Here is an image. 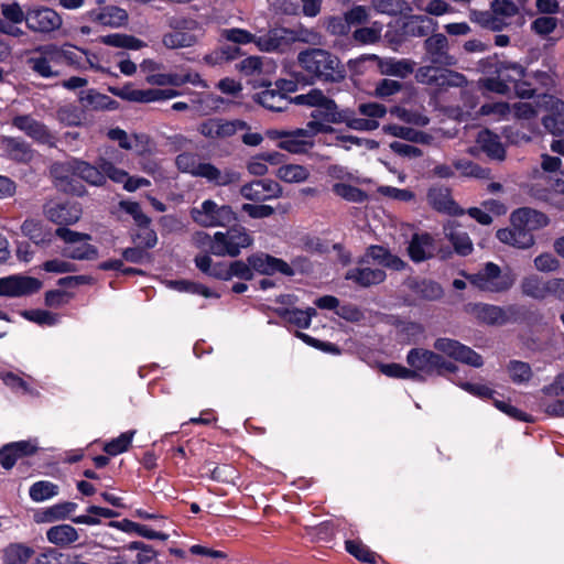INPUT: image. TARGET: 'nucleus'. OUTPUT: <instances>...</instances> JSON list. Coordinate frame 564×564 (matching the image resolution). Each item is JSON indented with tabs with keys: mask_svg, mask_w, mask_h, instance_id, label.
<instances>
[{
	"mask_svg": "<svg viewBox=\"0 0 564 564\" xmlns=\"http://www.w3.org/2000/svg\"><path fill=\"white\" fill-rule=\"evenodd\" d=\"M433 20L426 15H412L405 24L406 33L422 37L429 34Z\"/></svg>",
	"mask_w": 564,
	"mask_h": 564,
	"instance_id": "nucleus-55",
	"label": "nucleus"
},
{
	"mask_svg": "<svg viewBox=\"0 0 564 564\" xmlns=\"http://www.w3.org/2000/svg\"><path fill=\"white\" fill-rule=\"evenodd\" d=\"M376 58L378 59L379 72L382 75L405 78L414 72L415 63L411 59H408V58L395 59L392 57H389V58L376 57Z\"/></svg>",
	"mask_w": 564,
	"mask_h": 564,
	"instance_id": "nucleus-35",
	"label": "nucleus"
},
{
	"mask_svg": "<svg viewBox=\"0 0 564 564\" xmlns=\"http://www.w3.org/2000/svg\"><path fill=\"white\" fill-rule=\"evenodd\" d=\"M423 61L441 66H455L456 58L449 54L447 37L442 33H434L425 39L423 43Z\"/></svg>",
	"mask_w": 564,
	"mask_h": 564,
	"instance_id": "nucleus-15",
	"label": "nucleus"
},
{
	"mask_svg": "<svg viewBox=\"0 0 564 564\" xmlns=\"http://www.w3.org/2000/svg\"><path fill=\"white\" fill-rule=\"evenodd\" d=\"M533 264L535 270L542 273L556 272L561 268L560 260L550 252H543L536 256L533 260Z\"/></svg>",
	"mask_w": 564,
	"mask_h": 564,
	"instance_id": "nucleus-62",
	"label": "nucleus"
},
{
	"mask_svg": "<svg viewBox=\"0 0 564 564\" xmlns=\"http://www.w3.org/2000/svg\"><path fill=\"white\" fill-rule=\"evenodd\" d=\"M328 130L317 121H308L305 128L290 130L289 138L284 142H278L276 147L291 154H306L315 145L314 137Z\"/></svg>",
	"mask_w": 564,
	"mask_h": 564,
	"instance_id": "nucleus-9",
	"label": "nucleus"
},
{
	"mask_svg": "<svg viewBox=\"0 0 564 564\" xmlns=\"http://www.w3.org/2000/svg\"><path fill=\"white\" fill-rule=\"evenodd\" d=\"M84 18L102 26L121 28L127 24L129 15L127 10L108 4L86 11Z\"/></svg>",
	"mask_w": 564,
	"mask_h": 564,
	"instance_id": "nucleus-23",
	"label": "nucleus"
},
{
	"mask_svg": "<svg viewBox=\"0 0 564 564\" xmlns=\"http://www.w3.org/2000/svg\"><path fill=\"white\" fill-rule=\"evenodd\" d=\"M257 86L264 87V89L254 96V100L264 108L279 112L288 109L291 104L288 93L295 89V84L288 79H279L274 84L261 79Z\"/></svg>",
	"mask_w": 564,
	"mask_h": 564,
	"instance_id": "nucleus-7",
	"label": "nucleus"
},
{
	"mask_svg": "<svg viewBox=\"0 0 564 564\" xmlns=\"http://www.w3.org/2000/svg\"><path fill=\"white\" fill-rule=\"evenodd\" d=\"M104 169L108 173L109 180L122 184L127 192H135L139 189L137 176H130L128 172L117 167L113 163H105Z\"/></svg>",
	"mask_w": 564,
	"mask_h": 564,
	"instance_id": "nucleus-48",
	"label": "nucleus"
},
{
	"mask_svg": "<svg viewBox=\"0 0 564 564\" xmlns=\"http://www.w3.org/2000/svg\"><path fill=\"white\" fill-rule=\"evenodd\" d=\"M333 193L350 203H364L368 195L360 188L346 183H335L332 186Z\"/></svg>",
	"mask_w": 564,
	"mask_h": 564,
	"instance_id": "nucleus-51",
	"label": "nucleus"
},
{
	"mask_svg": "<svg viewBox=\"0 0 564 564\" xmlns=\"http://www.w3.org/2000/svg\"><path fill=\"white\" fill-rule=\"evenodd\" d=\"M435 242L433 237L427 234H414L408 246V254L413 262L420 263L434 257Z\"/></svg>",
	"mask_w": 564,
	"mask_h": 564,
	"instance_id": "nucleus-29",
	"label": "nucleus"
},
{
	"mask_svg": "<svg viewBox=\"0 0 564 564\" xmlns=\"http://www.w3.org/2000/svg\"><path fill=\"white\" fill-rule=\"evenodd\" d=\"M47 540L55 545H68L78 540L77 530L69 524L52 527L46 532Z\"/></svg>",
	"mask_w": 564,
	"mask_h": 564,
	"instance_id": "nucleus-44",
	"label": "nucleus"
},
{
	"mask_svg": "<svg viewBox=\"0 0 564 564\" xmlns=\"http://www.w3.org/2000/svg\"><path fill=\"white\" fill-rule=\"evenodd\" d=\"M167 24L171 31L163 35L162 43L170 50L194 46L204 35L200 23L192 18L172 17Z\"/></svg>",
	"mask_w": 564,
	"mask_h": 564,
	"instance_id": "nucleus-5",
	"label": "nucleus"
},
{
	"mask_svg": "<svg viewBox=\"0 0 564 564\" xmlns=\"http://www.w3.org/2000/svg\"><path fill=\"white\" fill-rule=\"evenodd\" d=\"M247 261L254 271L261 274L271 275L275 272H280L288 276L294 274V271L289 263L267 253L252 254L248 257Z\"/></svg>",
	"mask_w": 564,
	"mask_h": 564,
	"instance_id": "nucleus-28",
	"label": "nucleus"
},
{
	"mask_svg": "<svg viewBox=\"0 0 564 564\" xmlns=\"http://www.w3.org/2000/svg\"><path fill=\"white\" fill-rule=\"evenodd\" d=\"M429 204L437 212L448 215H463L465 212L454 202L447 187H432L427 193Z\"/></svg>",
	"mask_w": 564,
	"mask_h": 564,
	"instance_id": "nucleus-32",
	"label": "nucleus"
},
{
	"mask_svg": "<svg viewBox=\"0 0 564 564\" xmlns=\"http://www.w3.org/2000/svg\"><path fill=\"white\" fill-rule=\"evenodd\" d=\"M21 230L25 237L37 246H45L52 242L51 230L44 228V226L37 220L26 219L22 224Z\"/></svg>",
	"mask_w": 564,
	"mask_h": 564,
	"instance_id": "nucleus-40",
	"label": "nucleus"
},
{
	"mask_svg": "<svg viewBox=\"0 0 564 564\" xmlns=\"http://www.w3.org/2000/svg\"><path fill=\"white\" fill-rule=\"evenodd\" d=\"M63 24L59 13L53 8L34 6L28 9L26 26L34 33H51Z\"/></svg>",
	"mask_w": 564,
	"mask_h": 564,
	"instance_id": "nucleus-13",
	"label": "nucleus"
},
{
	"mask_svg": "<svg viewBox=\"0 0 564 564\" xmlns=\"http://www.w3.org/2000/svg\"><path fill=\"white\" fill-rule=\"evenodd\" d=\"M383 24L375 21L369 26L358 28L352 32V39L362 45L376 44L381 40Z\"/></svg>",
	"mask_w": 564,
	"mask_h": 564,
	"instance_id": "nucleus-47",
	"label": "nucleus"
},
{
	"mask_svg": "<svg viewBox=\"0 0 564 564\" xmlns=\"http://www.w3.org/2000/svg\"><path fill=\"white\" fill-rule=\"evenodd\" d=\"M248 123L240 119L226 120L223 118H210L203 121L197 130L210 140H223L235 135L238 131L248 130Z\"/></svg>",
	"mask_w": 564,
	"mask_h": 564,
	"instance_id": "nucleus-14",
	"label": "nucleus"
},
{
	"mask_svg": "<svg viewBox=\"0 0 564 564\" xmlns=\"http://www.w3.org/2000/svg\"><path fill=\"white\" fill-rule=\"evenodd\" d=\"M444 235L453 245L459 256H468L474 247L467 232L463 231L455 223H448L444 226Z\"/></svg>",
	"mask_w": 564,
	"mask_h": 564,
	"instance_id": "nucleus-36",
	"label": "nucleus"
},
{
	"mask_svg": "<svg viewBox=\"0 0 564 564\" xmlns=\"http://www.w3.org/2000/svg\"><path fill=\"white\" fill-rule=\"evenodd\" d=\"M56 119L64 126L78 127L86 120V112L83 108L68 104L56 110Z\"/></svg>",
	"mask_w": 564,
	"mask_h": 564,
	"instance_id": "nucleus-43",
	"label": "nucleus"
},
{
	"mask_svg": "<svg viewBox=\"0 0 564 564\" xmlns=\"http://www.w3.org/2000/svg\"><path fill=\"white\" fill-rule=\"evenodd\" d=\"M55 54L54 44L39 46L26 58V65L40 77H57L61 73L57 69L59 62H57Z\"/></svg>",
	"mask_w": 564,
	"mask_h": 564,
	"instance_id": "nucleus-12",
	"label": "nucleus"
},
{
	"mask_svg": "<svg viewBox=\"0 0 564 564\" xmlns=\"http://www.w3.org/2000/svg\"><path fill=\"white\" fill-rule=\"evenodd\" d=\"M310 175V170L300 164H284L276 171V177L285 183H303Z\"/></svg>",
	"mask_w": 564,
	"mask_h": 564,
	"instance_id": "nucleus-46",
	"label": "nucleus"
},
{
	"mask_svg": "<svg viewBox=\"0 0 564 564\" xmlns=\"http://www.w3.org/2000/svg\"><path fill=\"white\" fill-rule=\"evenodd\" d=\"M64 254L73 260H95L98 258V250L95 246L85 242L66 249Z\"/></svg>",
	"mask_w": 564,
	"mask_h": 564,
	"instance_id": "nucleus-63",
	"label": "nucleus"
},
{
	"mask_svg": "<svg viewBox=\"0 0 564 564\" xmlns=\"http://www.w3.org/2000/svg\"><path fill=\"white\" fill-rule=\"evenodd\" d=\"M34 550L23 543H10L3 550V564H28Z\"/></svg>",
	"mask_w": 564,
	"mask_h": 564,
	"instance_id": "nucleus-42",
	"label": "nucleus"
},
{
	"mask_svg": "<svg viewBox=\"0 0 564 564\" xmlns=\"http://www.w3.org/2000/svg\"><path fill=\"white\" fill-rule=\"evenodd\" d=\"M11 124L37 143L54 147L56 138L53 132L41 121L30 115H18L11 120Z\"/></svg>",
	"mask_w": 564,
	"mask_h": 564,
	"instance_id": "nucleus-17",
	"label": "nucleus"
},
{
	"mask_svg": "<svg viewBox=\"0 0 564 564\" xmlns=\"http://www.w3.org/2000/svg\"><path fill=\"white\" fill-rule=\"evenodd\" d=\"M54 52L56 53L55 55L59 65L65 63L76 68L83 67L84 55H87L86 51L75 47L68 43L61 46L54 44Z\"/></svg>",
	"mask_w": 564,
	"mask_h": 564,
	"instance_id": "nucleus-41",
	"label": "nucleus"
},
{
	"mask_svg": "<svg viewBox=\"0 0 564 564\" xmlns=\"http://www.w3.org/2000/svg\"><path fill=\"white\" fill-rule=\"evenodd\" d=\"M289 32L292 44L301 42L308 45H321L323 43V36L318 31L302 24L289 28Z\"/></svg>",
	"mask_w": 564,
	"mask_h": 564,
	"instance_id": "nucleus-50",
	"label": "nucleus"
},
{
	"mask_svg": "<svg viewBox=\"0 0 564 564\" xmlns=\"http://www.w3.org/2000/svg\"><path fill=\"white\" fill-rule=\"evenodd\" d=\"M510 220L519 223L530 234L550 224V218L544 213L530 207H521L513 210L510 215Z\"/></svg>",
	"mask_w": 564,
	"mask_h": 564,
	"instance_id": "nucleus-31",
	"label": "nucleus"
},
{
	"mask_svg": "<svg viewBox=\"0 0 564 564\" xmlns=\"http://www.w3.org/2000/svg\"><path fill=\"white\" fill-rule=\"evenodd\" d=\"M193 220L202 227H226L236 220V214L228 205H218L212 199L204 200L191 210Z\"/></svg>",
	"mask_w": 564,
	"mask_h": 564,
	"instance_id": "nucleus-10",
	"label": "nucleus"
},
{
	"mask_svg": "<svg viewBox=\"0 0 564 564\" xmlns=\"http://www.w3.org/2000/svg\"><path fill=\"white\" fill-rule=\"evenodd\" d=\"M44 215L58 227H65L76 224L82 218L83 209L78 203L50 202L44 206Z\"/></svg>",
	"mask_w": 564,
	"mask_h": 564,
	"instance_id": "nucleus-21",
	"label": "nucleus"
},
{
	"mask_svg": "<svg viewBox=\"0 0 564 564\" xmlns=\"http://www.w3.org/2000/svg\"><path fill=\"white\" fill-rule=\"evenodd\" d=\"M296 105L313 107L310 121H317L329 129L326 133L334 131L332 123H344L346 110H339L336 102L324 95L321 89H311L307 94L297 95L293 99Z\"/></svg>",
	"mask_w": 564,
	"mask_h": 564,
	"instance_id": "nucleus-3",
	"label": "nucleus"
},
{
	"mask_svg": "<svg viewBox=\"0 0 564 564\" xmlns=\"http://www.w3.org/2000/svg\"><path fill=\"white\" fill-rule=\"evenodd\" d=\"M292 46L289 28H273L259 35L257 47L267 53H285Z\"/></svg>",
	"mask_w": 564,
	"mask_h": 564,
	"instance_id": "nucleus-26",
	"label": "nucleus"
},
{
	"mask_svg": "<svg viewBox=\"0 0 564 564\" xmlns=\"http://www.w3.org/2000/svg\"><path fill=\"white\" fill-rule=\"evenodd\" d=\"M110 91L124 100L133 102H149V89H135L131 86H124L122 88H110Z\"/></svg>",
	"mask_w": 564,
	"mask_h": 564,
	"instance_id": "nucleus-59",
	"label": "nucleus"
},
{
	"mask_svg": "<svg viewBox=\"0 0 564 564\" xmlns=\"http://www.w3.org/2000/svg\"><path fill=\"white\" fill-rule=\"evenodd\" d=\"M221 36L226 39L229 42L246 45L253 43L257 45V41L259 39V35H256L245 29L239 28H232V29H225L221 32Z\"/></svg>",
	"mask_w": 564,
	"mask_h": 564,
	"instance_id": "nucleus-57",
	"label": "nucleus"
},
{
	"mask_svg": "<svg viewBox=\"0 0 564 564\" xmlns=\"http://www.w3.org/2000/svg\"><path fill=\"white\" fill-rule=\"evenodd\" d=\"M43 283L33 276L12 274L0 278V296L22 297L34 294L42 289Z\"/></svg>",
	"mask_w": 564,
	"mask_h": 564,
	"instance_id": "nucleus-16",
	"label": "nucleus"
},
{
	"mask_svg": "<svg viewBox=\"0 0 564 564\" xmlns=\"http://www.w3.org/2000/svg\"><path fill=\"white\" fill-rule=\"evenodd\" d=\"M496 236L500 242L518 249H529L535 243L533 234L527 231L514 220H510L508 228L499 229Z\"/></svg>",
	"mask_w": 564,
	"mask_h": 564,
	"instance_id": "nucleus-27",
	"label": "nucleus"
},
{
	"mask_svg": "<svg viewBox=\"0 0 564 564\" xmlns=\"http://www.w3.org/2000/svg\"><path fill=\"white\" fill-rule=\"evenodd\" d=\"M79 101L83 105L84 110H113L118 107V102L116 100L111 99L107 95L98 93L95 89L82 91L79 95Z\"/></svg>",
	"mask_w": 564,
	"mask_h": 564,
	"instance_id": "nucleus-37",
	"label": "nucleus"
},
{
	"mask_svg": "<svg viewBox=\"0 0 564 564\" xmlns=\"http://www.w3.org/2000/svg\"><path fill=\"white\" fill-rule=\"evenodd\" d=\"M496 73L499 78H502L508 85L512 84L514 91L520 98H531L535 89L532 88L531 82L522 80L525 77L523 67L518 63L500 62L497 66Z\"/></svg>",
	"mask_w": 564,
	"mask_h": 564,
	"instance_id": "nucleus-18",
	"label": "nucleus"
},
{
	"mask_svg": "<svg viewBox=\"0 0 564 564\" xmlns=\"http://www.w3.org/2000/svg\"><path fill=\"white\" fill-rule=\"evenodd\" d=\"M236 69L243 76L257 77L273 73L275 65L267 57L248 56L236 64Z\"/></svg>",
	"mask_w": 564,
	"mask_h": 564,
	"instance_id": "nucleus-34",
	"label": "nucleus"
},
{
	"mask_svg": "<svg viewBox=\"0 0 564 564\" xmlns=\"http://www.w3.org/2000/svg\"><path fill=\"white\" fill-rule=\"evenodd\" d=\"M433 346L436 350L469 366L479 368L484 364L479 354H477L471 348L462 345L457 340L449 338H438L434 341Z\"/></svg>",
	"mask_w": 564,
	"mask_h": 564,
	"instance_id": "nucleus-20",
	"label": "nucleus"
},
{
	"mask_svg": "<svg viewBox=\"0 0 564 564\" xmlns=\"http://www.w3.org/2000/svg\"><path fill=\"white\" fill-rule=\"evenodd\" d=\"M539 107L549 112L547 116L564 117V101L547 94L539 96Z\"/></svg>",
	"mask_w": 564,
	"mask_h": 564,
	"instance_id": "nucleus-64",
	"label": "nucleus"
},
{
	"mask_svg": "<svg viewBox=\"0 0 564 564\" xmlns=\"http://www.w3.org/2000/svg\"><path fill=\"white\" fill-rule=\"evenodd\" d=\"M346 280L352 281L361 288H370L386 280V272L378 268L356 267L346 272Z\"/></svg>",
	"mask_w": 564,
	"mask_h": 564,
	"instance_id": "nucleus-33",
	"label": "nucleus"
},
{
	"mask_svg": "<svg viewBox=\"0 0 564 564\" xmlns=\"http://www.w3.org/2000/svg\"><path fill=\"white\" fill-rule=\"evenodd\" d=\"M105 163H111L110 161L100 158L97 161V165H91L85 161L73 159L68 161V169L72 170V175H76L84 180L90 185L102 186L106 184L108 173L104 169Z\"/></svg>",
	"mask_w": 564,
	"mask_h": 564,
	"instance_id": "nucleus-22",
	"label": "nucleus"
},
{
	"mask_svg": "<svg viewBox=\"0 0 564 564\" xmlns=\"http://www.w3.org/2000/svg\"><path fill=\"white\" fill-rule=\"evenodd\" d=\"M443 67L444 66L431 63L423 65L416 69L415 79L420 84L438 87V77Z\"/></svg>",
	"mask_w": 564,
	"mask_h": 564,
	"instance_id": "nucleus-53",
	"label": "nucleus"
},
{
	"mask_svg": "<svg viewBox=\"0 0 564 564\" xmlns=\"http://www.w3.org/2000/svg\"><path fill=\"white\" fill-rule=\"evenodd\" d=\"M0 148L7 159L19 164H31L39 155L36 150L20 137L1 135Z\"/></svg>",
	"mask_w": 564,
	"mask_h": 564,
	"instance_id": "nucleus-19",
	"label": "nucleus"
},
{
	"mask_svg": "<svg viewBox=\"0 0 564 564\" xmlns=\"http://www.w3.org/2000/svg\"><path fill=\"white\" fill-rule=\"evenodd\" d=\"M252 238L242 226H234L227 231H217L212 246V253L217 257H237L241 249L248 248Z\"/></svg>",
	"mask_w": 564,
	"mask_h": 564,
	"instance_id": "nucleus-8",
	"label": "nucleus"
},
{
	"mask_svg": "<svg viewBox=\"0 0 564 564\" xmlns=\"http://www.w3.org/2000/svg\"><path fill=\"white\" fill-rule=\"evenodd\" d=\"M345 545L347 552L355 556L357 560L369 564L377 563V558L379 556L362 542L356 540H348L346 541Z\"/></svg>",
	"mask_w": 564,
	"mask_h": 564,
	"instance_id": "nucleus-54",
	"label": "nucleus"
},
{
	"mask_svg": "<svg viewBox=\"0 0 564 564\" xmlns=\"http://www.w3.org/2000/svg\"><path fill=\"white\" fill-rule=\"evenodd\" d=\"M555 73L536 70L525 75V82L532 83V88L538 90L539 87L546 90L551 89L555 85Z\"/></svg>",
	"mask_w": 564,
	"mask_h": 564,
	"instance_id": "nucleus-60",
	"label": "nucleus"
},
{
	"mask_svg": "<svg viewBox=\"0 0 564 564\" xmlns=\"http://www.w3.org/2000/svg\"><path fill=\"white\" fill-rule=\"evenodd\" d=\"M133 435V431L120 434L117 438H113L110 442H108L104 446V451L111 456H116L128 451L132 442Z\"/></svg>",
	"mask_w": 564,
	"mask_h": 564,
	"instance_id": "nucleus-61",
	"label": "nucleus"
},
{
	"mask_svg": "<svg viewBox=\"0 0 564 564\" xmlns=\"http://www.w3.org/2000/svg\"><path fill=\"white\" fill-rule=\"evenodd\" d=\"M175 164L182 173H188L196 177L206 178L217 186H227L240 181V173L225 169L220 170L212 163L199 162L195 153L183 152L175 159Z\"/></svg>",
	"mask_w": 564,
	"mask_h": 564,
	"instance_id": "nucleus-2",
	"label": "nucleus"
},
{
	"mask_svg": "<svg viewBox=\"0 0 564 564\" xmlns=\"http://www.w3.org/2000/svg\"><path fill=\"white\" fill-rule=\"evenodd\" d=\"M297 64L312 79L336 84L346 78V68L339 57L321 47L306 48L299 53Z\"/></svg>",
	"mask_w": 564,
	"mask_h": 564,
	"instance_id": "nucleus-1",
	"label": "nucleus"
},
{
	"mask_svg": "<svg viewBox=\"0 0 564 564\" xmlns=\"http://www.w3.org/2000/svg\"><path fill=\"white\" fill-rule=\"evenodd\" d=\"M507 371L512 382L518 384L529 382L533 376L530 365L520 360L509 361Z\"/></svg>",
	"mask_w": 564,
	"mask_h": 564,
	"instance_id": "nucleus-52",
	"label": "nucleus"
},
{
	"mask_svg": "<svg viewBox=\"0 0 564 564\" xmlns=\"http://www.w3.org/2000/svg\"><path fill=\"white\" fill-rule=\"evenodd\" d=\"M0 10L3 18L13 24L26 23L28 10L24 11L18 1L4 2Z\"/></svg>",
	"mask_w": 564,
	"mask_h": 564,
	"instance_id": "nucleus-56",
	"label": "nucleus"
},
{
	"mask_svg": "<svg viewBox=\"0 0 564 564\" xmlns=\"http://www.w3.org/2000/svg\"><path fill=\"white\" fill-rule=\"evenodd\" d=\"M240 194L248 200L263 202L281 197L283 189L278 182L264 178L242 185Z\"/></svg>",
	"mask_w": 564,
	"mask_h": 564,
	"instance_id": "nucleus-24",
	"label": "nucleus"
},
{
	"mask_svg": "<svg viewBox=\"0 0 564 564\" xmlns=\"http://www.w3.org/2000/svg\"><path fill=\"white\" fill-rule=\"evenodd\" d=\"M406 362L411 370L415 371V378L417 373L445 375L455 372L457 369L453 362L445 360L441 355L423 348L411 349L408 352Z\"/></svg>",
	"mask_w": 564,
	"mask_h": 564,
	"instance_id": "nucleus-6",
	"label": "nucleus"
},
{
	"mask_svg": "<svg viewBox=\"0 0 564 564\" xmlns=\"http://www.w3.org/2000/svg\"><path fill=\"white\" fill-rule=\"evenodd\" d=\"M100 42L105 45L112 47H121L129 50H140L145 46V43L132 35L115 33L100 37Z\"/></svg>",
	"mask_w": 564,
	"mask_h": 564,
	"instance_id": "nucleus-49",
	"label": "nucleus"
},
{
	"mask_svg": "<svg viewBox=\"0 0 564 564\" xmlns=\"http://www.w3.org/2000/svg\"><path fill=\"white\" fill-rule=\"evenodd\" d=\"M468 312L473 314L480 323L492 326H501L516 321L519 308L516 305H508L507 307H502L487 303H476L469 305Z\"/></svg>",
	"mask_w": 564,
	"mask_h": 564,
	"instance_id": "nucleus-11",
	"label": "nucleus"
},
{
	"mask_svg": "<svg viewBox=\"0 0 564 564\" xmlns=\"http://www.w3.org/2000/svg\"><path fill=\"white\" fill-rule=\"evenodd\" d=\"M477 144L491 159L502 161L506 158V151L499 137L489 130H481L477 135Z\"/></svg>",
	"mask_w": 564,
	"mask_h": 564,
	"instance_id": "nucleus-38",
	"label": "nucleus"
},
{
	"mask_svg": "<svg viewBox=\"0 0 564 564\" xmlns=\"http://www.w3.org/2000/svg\"><path fill=\"white\" fill-rule=\"evenodd\" d=\"M58 487L50 481H37L30 488V497L33 501H43L56 496Z\"/></svg>",
	"mask_w": 564,
	"mask_h": 564,
	"instance_id": "nucleus-58",
	"label": "nucleus"
},
{
	"mask_svg": "<svg viewBox=\"0 0 564 564\" xmlns=\"http://www.w3.org/2000/svg\"><path fill=\"white\" fill-rule=\"evenodd\" d=\"M36 451V444L31 441H20L7 444L0 449V465L6 469H10L19 458L30 456Z\"/></svg>",
	"mask_w": 564,
	"mask_h": 564,
	"instance_id": "nucleus-30",
	"label": "nucleus"
},
{
	"mask_svg": "<svg viewBox=\"0 0 564 564\" xmlns=\"http://www.w3.org/2000/svg\"><path fill=\"white\" fill-rule=\"evenodd\" d=\"M471 285L489 293H506L514 285L517 275L510 269L502 270L494 262H487L478 272L466 275Z\"/></svg>",
	"mask_w": 564,
	"mask_h": 564,
	"instance_id": "nucleus-4",
	"label": "nucleus"
},
{
	"mask_svg": "<svg viewBox=\"0 0 564 564\" xmlns=\"http://www.w3.org/2000/svg\"><path fill=\"white\" fill-rule=\"evenodd\" d=\"M555 279H544L535 273L528 274L520 282L521 294L536 301H544L553 295Z\"/></svg>",
	"mask_w": 564,
	"mask_h": 564,
	"instance_id": "nucleus-25",
	"label": "nucleus"
},
{
	"mask_svg": "<svg viewBox=\"0 0 564 564\" xmlns=\"http://www.w3.org/2000/svg\"><path fill=\"white\" fill-rule=\"evenodd\" d=\"M383 131L392 137L421 144H429L433 139L430 134L423 131H417L415 129L399 124L384 126Z\"/></svg>",
	"mask_w": 564,
	"mask_h": 564,
	"instance_id": "nucleus-39",
	"label": "nucleus"
},
{
	"mask_svg": "<svg viewBox=\"0 0 564 564\" xmlns=\"http://www.w3.org/2000/svg\"><path fill=\"white\" fill-rule=\"evenodd\" d=\"M372 10L380 14L397 17L411 12V7L405 0H371Z\"/></svg>",
	"mask_w": 564,
	"mask_h": 564,
	"instance_id": "nucleus-45",
	"label": "nucleus"
}]
</instances>
